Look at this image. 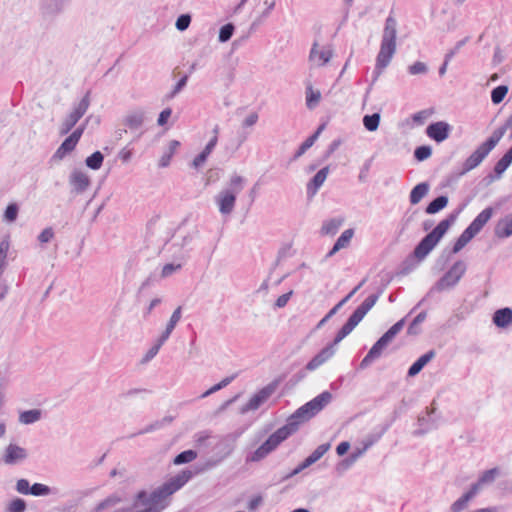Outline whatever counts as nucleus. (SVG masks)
<instances>
[{
  "mask_svg": "<svg viewBox=\"0 0 512 512\" xmlns=\"http://www.w3.org/2000/svg\"><path fill=\"white\" fill-rule=\"evenodd\" d=\"M181 143L178 140H171L169 142V146L167 151L164 152V154L161 156L158 166L160 168H165L170 165L171 159L173 155L175 154L176 150L180 147Z\"/></svg>",
  "mask_w": 512,
  "mask_h": 512,
  "instance_id": "38",
  "label": "nucleus"
},
{
  "mask_svg": "<svg viewBox=\"0 0 512 512\" xmlns=\"http://www.w3.org/2000/svg\"><path fill=\"white\" fill-rule=\"evenodd\" d=\"M477 493L476 486H470L469 490L450 506V512H461L466 509L470 500H472Z\"/></svg>",
  "mask_w": 512,
  "mask_h": 512,
  "instance_id": "30",
  "label": "nucleus"
},
{
  "mask_svg": "<svg viewBox=\"0 0 512 512\" xmlns=\"http://www.w3.org/2000/svg\"><path fill=\"white\" fill-rule=\"evenodd\" d=\"M336 352V349H331L328 345L323 347L315 356H313L305 365L308 371H313L329 360Z\"/></svg>",
  "mask_w": 512,
  "mask_h": 512,
  "instance_id": "25",
  "label": "nucleus"
},
{
  "mask_svg": "<svg viewBox=\"0 0 512 512\" xmlns=\"http://www.w3.org/2000/svg\"><path fill=\"white\" fill-rule=\"evenodd\" d=\"M398 334L399 332L396 331L392 326L386 332H384L372 345L365 357L361 360L357 370L367 369L375 360L380 358L384 350L389 346V344Z\"/></svg>",
  "mask_w": 512,
  "mask_h": 512,
  "instance_id": "7",
  "label": "nucleus"
},
{
  "mask_svg": "<svg viewBox=\"0 0 512 512\" xmlns=\"http://www.w3.org/2000/svg\"><path fill=\"white\" fill-rule=\"evenodd\" d=\"M174 418H163L162 420H157L155 421L154 423L150 424V425H147L146 427H144L143 429L137 431V432H134L130 435V437H135L137 435H141V434H146V433H150L156 429H159L163 426L164 422H167V423H171L173 421Z\"/></svg>",
  "mask_w": 512,
  "mask_h": 512,
  "instance_id": "54",
  "label": "nucleus"
},
{
  "mask_svg": "<svg viewBox=\"0 0 512 512\" xmlns=\"http://www.w3.org/2000/svg\"><path fill=\"white\" fill-rule=\"evenodd\" d=\"M275 449L274 445L267 438L257 449L247 455L246 461L259 462Z\"/></svg>",
  "mask_w": 512,
  "mask_h": 512,
  "instance_id": "28",
  "label": "nucleus"
},
{
  "mask_svg": "<svg viewBox=\"0 0 512 512\" xmlns=\"http://www.w3.org/2000/svg\"><path fill=\"white\" fill-rule=\"evenodd\" d=\"M398 334L399 332L396 331L392 326L386 332H384L372 345L365 357L361 360L357 370L367 369L375 360L380 358L384 350L389 346V344Z\"/></svg>",
  "mask_w": 512,
  "mask_h": 512,
  "instance_id": "8",
  "label": "nucleus"
},
{
  "mask_svg": "<svg viewBox=\"0 0 512 512\" xmlns=\"http://www.w3.org/2000/svg\"><path fill=\"white\" fill-rule=\"evenodd\" d=\"M421 261L416 258L412 252H410L404 260L400 263L398 270L396 271L397 276H406L414 271Z\"/></svg>",
  "mask_w": 512,
  "mask_h": 512,
  "instance_id": "32",
  "label": "nucleus"
},
{
  "mask_svg": "<svg viewBox=\"0 0 512 512\" xmlns=\"http://www.w3.org/2000/svg\"><path fill=\"white\" fill-rule=\"evenodd\" d=\"M439 418H416L411 434L414 437H422L430 431L437 429Z\"/></svg>",
  "mask_w": 512,
  "mask_h": 512,
  "instance_id": "20",
  "label": "nucleus"
},
{
  "mask_svg": "<svg viewBox=\"0 0 512 512\" xmlns=\"http://www.w3.org/2000/svg\"><path fill=\"white\" fill-rule=\"evenodd\" d=\"M189 80V74H183L180 79L176 82L173 89L165 95V100L169 101L176 97L187 85Z\"/></svg>",
  "mask_w": 512,
  "mask_h": 512,
  "instance_id": "53",
  "label": "nucleus"
},
{
  "mask_svg": "<svg viewBox=\"0 0 512 512\" xmlns=\"http://www.w3.org/2000/svg\"><path fill=\"white\" fill-rule=\"evenodd\" d=\"M392 58H393L392 56L378 52L377 57H376V65H375V68L373 71L372 80H371L368 88L366 89V92L364 95V101H366V99L368 98V95L371 92L373 85L378 80L379 76L382 74L383 69H385L390 64Z\"/></svg>",
  "mask_w": 512,
  "mask_h": 512,
  "instance_id": "21",
  "label": "nucleus"
},
{
  "mask_svg": "<svg viewBox=\"0 0 512 512\" xmlns=\"http://www.w3.org/2000/svg\"><path fill=\"white\" fill-rule=\"evenodd\" d=\"M430 190V184L427 181L416 184L409 193V202L411 205H417L427 196Z\"/></svg>",
  "mask_w": 512,
  "mask_h": 512,
  "instance_id": "31",
  "label": "nucleus"
},
{
  "mask_svg": "<svg viewBox=\"0 0 512 512\" xmlns=\"http://www.w3.org/2000/svg\"><path fill=\"white\" fill-rule=\"evenodd\" d=\"M120 498L116 495H110L104 500L100 501L92 510V512H103L105 509L116 505Z\"/></svg>",
  "mask_w": 512,
  "mask_h": 512,
  "instance_id": "55",
  "label": "nucleus"
},
{
  "mask_svg": "<svg viewBox=\"0 0 512 512\" xmlns=\"http://www.w3.org/2000/svg\"><path fill=\"white\" fill-rule=\"evenodd\" d=\"M69 0H49L41 4L40 10L43 17H56L64 12Z\"/></svg>",
  "mask_w": 512,
  "mask_h": 512,
  "instance_id": "23",
  "label": "nucleus"
},
{
  "mask_svg": "<svg viewBox=\"0 0 512 512\" xmlns=\"http://www.w3.org/2000/svg\"><path fill=\"white\" fill-rule=\"evenodd\" d=\"M392 421H386L376 426L362 441V446L355 447L349 454L350 457L357 461L371 446L378 442L385 432L391 427Z\"/></svg>",
  "mask_w": 512,
  "mask_h": 512,
  "instance_id": "11",
  "label": "nucleus"
},
{
  "mask_svg": "<svg viewBox=\"0 0 512 512\" xmlns=\"http://www.w3.org/2000/svg\"><path fill=\"white\" fill-rule=\"evenodd\" d=\"M492 323L499 329H506L512 324V308L502 307L492 314Z\"/></svg>",
  "mask_w": 512,
  "mask_h": 512,
  "instance_id": "24",
  "label": "nucleus"
},
{
  "mask_svg": "<svg viewBox=\"0 0 512 512\" xmlns=\"http://www.w3.org/2000/svg\"><path fill=\"white\" fill-rule=\"evenodd\" d=\"M396 39L397 20L391 12L385 20L379 52L393 57L396 52Z\"/></svg>",
  "mask_w": 512,
  "mask_h": 512,
  "instance_id": "9",
  "label": "nucleus"
},
{
  "mask_svg": "<svg viewBox=\"0 0 512 512\" xmlns=\"http://www.w3.org/2000/svg\"><path fill=\"white\" fill-rule=\"evenodd\" d=\"M245 179L240 175H234L230 179L229 187L223 189L215 197L219 212L222 215H229L234 210L237 195L243 189Z\"/></svg>",
  "mask_w": 512,
  "mask_h": 512,
  "instance_id": "4",
  "label": "nucleus"
},
{
  "mask_svg": "<svg viewBox=\"0 0 512 512\" xmlns=\"http://www.w3.org/2000/svg\"><path fill=\"white\" fill-rule=\"evenodd\" d=\"M210 155L211 154L209 152L203 149L195 156V158L190 163V166L196 170L200 169L205 164Z\"/></svg>",
  "mask_w": 512,
  "mask_h": 512,
  "instance_id": "64",
  "label": "nucleus"
},
{
  "mask_svg": "<svg viewBox=\"0 0 512 512\" xmlns=\"http://www.w3.org/2000/svg\"><path fill=\"white\" fill-rule=\"evenodd\" d=\"M332 397L331 392L323 391L288 416H316L331 402Z\"/></svg>",
  "mask_w": 512,
  "mask_h": 512,
  "instance_id": "10",
  "label": "nucleus"
},
{
  "mask_svg": "<svg viewBox=\"0 0 512 512\" xmlns=\"http://www.w3.org/2000/svg\"><path fill=\"white\" fill-rule=\"evenodd\" d=\"M454 254H450V250L448 247L444 248L438 258L435 261V266L439 270H443L448 262L452 259Z\"/></svg>",
  "mask_w": 512,
  "mask_h": 512,
  "instance_id": "61",
  "label": "nucleus"
},
{
  "mask_svg": "<svg viewBox=\"0 0 512 512\" xmlns=\"http://www.w3.org/2000/svg\"><path fill=\"white\" fill-rule=\"evenodd\" d=\"M289 421L268 436L269 441L277 448L283 441L298 431L299 426L310 418H287Z\"/></svg>",
  "mask_w": 512,
  "mask_h": 512,
  "instance_id": "13",
  "label": "nucleus"
},
{
  "mask_svg": "<svg viewBox=\"0 0 512 512\" xmlns=\"http://www.w3.org/2000/svg\"><path fill=\"white\" fill-rule=\"evenodd\" d=\"M436 356L434 349H430L421 356H419L408 368L407 377L417 376L423 368L431 362Z\"/></svg>",
  "mask_w": 512,
  "mask_h": 512,
  "instance_id": "22",
  "label": "nucleus"
},
{
  "mask_svg": "<svg viewBox=\"0 0 512 512\" xmlns=\"http://www.w3.org/2000/svg\"><path fill=\"white\" fill-rule=\"evenodd\" d=\"M344 223V218H332L328 221L323 222V225L321 227V234L322 235H335L339 228Z\"/></svg>",
  "mask_w": 512,
  "mask_h": 512,
  "instance_id": "39",
  "label": "nucleus"
},
{
  "mask_svg": "<svg viewBox=\"0 0 512 512\" xmlns=\"http://www.w3.org/2000/svg\"><path fill=\"white\" fill-rule=\"evenodd\" d=\"M171 495L172 493L165 483H163L150 493L149 500L151 501V505L135 512H161L169 505L166 499Z\"/></svg>",
  "mask_w": 512,
  "mask_h": 512,
  "instance_id": "14",
  "label": "nucleus"
},
{
  "mask_svg": "<svg viewBox=\"0 0 512 512\" xmlns=\"http://www.w3.org/2000/svg\"><path fill=\"white\" fill-rule=\"evenodd\" d=\"M381 115L380 112H374L372 114H365L362 122L364 128L369 132H375L380 125Z\"/></svg>",
  "mask_w": 512,
  "mask_h": 512,
  "instance_id": "40",
  "label": "nucleus"
},
{
  "mask_svg": "<svg viewBox=\"0 0 512 512\" xmlns=\"http://www.w3.org/2000/svg\"><path fill=\"white\" fill-rule=\"evenodd\" d=\"M453 127L444 120L433 121L425 129L426 135L436 143H442L450 137Z\"/></svg>",
  "mask_w": 512,
  "mask_h": 512,
  "instance_id": "15",
  "label": "nucleus"
},
{
  "mask_svg": "<svg viewBox=\"0 0 512 512\" xmlns=\"http://www.w3.org/2000/svg\"><path fill=\"white\" fill-rule=\"evenodd\" d=\"M27 456V451L24 448L11 443L7 446L5 450L3 460L6 464L13 465L19 461L26 459Z\"/></svg>",
  "mask_w": 512,
  "mask_h": 512,
  "instance_id": "26",
  "label": "nucleus"
},
{
  "mask_svg": "<svg viewBox=\"0 0 512 512\" xmlns=\"http://www.w3.org/2000/svg\"><path fill=\"white\" fill-rule=\"evenodd\" d=\"M281 379H274L264 387L258 389L253 393L248 401L242 405H239L236 412L239 414H246L249 412H255L261 408L268 400L275 394L279 387Z\"/></svg>",
  "mask_w": 512,
  "mask_h": 512,
  "instance_id": "6",
  "label": "nucleus"
},
{
  "mask_svg": "<svg viewBox=\"0 0 512 512\" xmlns=\"http://www.w3.org/2000/svg\"><path fill=\"white\" fill-rule=\"evenodd\" d=\"M104 161V155L101 151L96 150L85 159V165L91 170H99Z\"/></svg>",
  "mask_w": 512,
  "mask_h": 512,
  "instance_id": "42",
  "label": "nucleus"
},
{
  "mask_svg": "<svg viewBox=\"0 0 512 512\" xmlns=\"http://www.w3.org/2000/svg\"><path fill=\"white\" fill-rule=\"evenodd\" d=\"M71 192L77 195L83 194L91 185L90 177L81 170H73L69 176Z\"/></svg>",
  "mask_w": 512,
  "mask_h": 512,
  "instance_id": "18",
  "label": "nucleus"
},
{
  "mask_svg": "<svg viewBox=\"0 0 512 512\" xmlns=\"http://www.w3.org/2000/svg\"><path fill=\"white\" fill-rule=\"evenodd\" d=\"M353 236H354V229H352V228L346 229L345 231H343L341 233V235L336 239V241L334 243L336 244V247H339L340 249L346 248L350 244Z\"/></svg>",
  "mask_w": 512,
  "mask_h": 512,
  "instance_id": "58",
  "label": "nucleus"
},
{
  "mask_svg": "<svg viewBox=\"0 0 512 512\" xmlns=\"http://www.w3.org/2000/svg\"><path fill=\"white\" fill-rule=\"evenodd\" d=\"M499 475H500V470L498 467L487 469L484 472H482V474L479 476L478 480L475 483L471 484V486H476L477 492H479L480 487L483 484L492 483L496 479V477Z\"/></svg>",
  "mask_w": 512,
  "mask_h": 512,
  "instance_id": "36",
  "label": "nucleus"
},
{
  "mask_svg": "<svg viewBox=\"0 0 512 512\" xmlns=\"http://www.w3.org/2000/svg\"><path fill=\"white\" fill-rule=\"evenodd\" d=\"M19 210V205L16 202H10L4 210L2 220L9 224L14 223L18 218Z\"/></svg>",
  "mask_w": 512,
  "mask_h": 512,
  "instance_id": "47",
  "label": "nucleus"
},
{
  "mask_svg": "<svg viewBox=\"0 0 512 512\" xmlns=\"http://www.w3.org/2000/svg\"><path fill=\"white\" fill-rule=\"evenodd\" d=\"M492 150L482 142L463 162L464 172H470L477 168Z\"/></svg>",
  "mask_w": 512,
  "mask_h": 512,
  "instance_id": "16",
  "label": "nucleus"
},
{
  "mask_svg": "<svg viewBox=\"0 0 512 512\" xmlns=\"http://www.w3.org/2000/svg\"><path fill=\"white\" fill-rule=\"evenodd\" d=\"M494 234L499 239H506L512 236V213L500 218L495 227Z\"/></svg>",
  "mask_w": 512,
  "mask_h": 512,
  "instance_id": "27",
  "label": "nucleus"
},
{
  "mask_svg": "<svg viewBox=\"0 0 512 512\" xmlns=\"http://www.w3.org/2000/svg\"><path fill=\"white\" fill-rule=\"evenodd\" d=\"M509 91V87L505 84L498 85L491 90V102L494 105L500 104Z\"/></svg>",
  "mask_w": 512,
  "mask_h": 512,
  "instance_id": "50",
  "label": "nucleus"
},
{
  "mask_svg": "<svg viewBox=\"0 0 512 512\" xmlns=\"http://www.w3.org/2000/svg\"><path fill=\"white\" fill-rule=\"evenodd\" d=\"M434 113H435V109L433 107H431L428 109L420 110V111L412 114L411 118L416 125L420 126V125H423L425 123V121L427 120V118L430 117L431 115H433Z\"/></svg>",
  "mask_w": 512,
  "mask_h": 512,
  "instance_id": "56",
  "label": "nucleus"
},
{
  "mask_svg": "<svg viewBox=\"0 0 512 512\" xmlns=\"http://www.w3.org/2000/svg\"><path fill=\"white\" fill-rule=\"evenodd\" d=\"M449 203V197L446 194H441L432 199L425 207V213L428 215H434L442 211L447 207Z\"/></svg>",
  "mask_w": 512,
  "mask_h": 512,
  "instance_id": "33",
  "label": "nucleus"
},
{
  "mask_svg": "<svg viewBox=\"0 0 512 512\" xmlns=\"http://www.w3.org/2000/svg\"><path fill=\"white\" fill-rule=\"evenodd\" d=\"M244 429L239 428L231 433L214 437L208 430L200 431L194 435L195 446L198 449H208L212 446L213 455L204 465L197 469V473L212 469L228 458L236 448L239 437L243 434Z\"/></svg>",
  "mask_w": 512,
  "mask_h": 512,
  "instance_id": "1",
  "label": "nucleus"
},
{
  "mask_svg": "<svg viewBox=\"0 0 512 512\" xmlns=\"http://www.w3.org/2000/svg\"><path fill=\"white\" fill-rule=\"evenodd\" d=\"M462 208L452 211L415 245L412 253L421 262L435 249L458 218Z\"/></svg>",
  "mask_w": 512,
  "mask_h": 512,
  "instance_id": "2",
  "label": "nucleus"
},
{
  "mask_svg": "<svg viewBox=\"0 0 512 512\" xmlns=\"http://www.w3.org/2000/svg\"><path fill=\"white\" fill-rule=\"evenodd\" d=\"M433 148L431 145L423 144L414 149L413 157L417 162H423L432 156Z\"/></svg>",
  "mask_w": 512,
  "mask_h": 512,
  "instance_id": "46",
  "label": "nucleus"
},
{
  "mask_svg": "<svg viewBox=\"0 0 512 512\" xmlns=\"http://www.w3.org/2000/svg\"><path fill=\"white\" fill-rule=\"evenodd\" d=\"M510 122H507L505 121L504 124H502L501 126H499L498 128H496L489 137H487L485 139V141H483L491 150H493L497 145L498 143L500 142V140L503 138V136L505 135L507 129H509L510 127Z\"/></svg>",
  "mask_w": 512,
  "mask_h": 512,
  "instance_id": "34",
  "label": "nucleus"
},
{
  "mask_svg": "<svg viewBox=\"0 0 512 512\" xmlns=\"http://www.w3.org/2000/svg\"><path fill=\"white\" fill-rule=\"evenodd\" d=\"M378 299L379 298L374 293L370 294L359 306L355 308V310L352 313L362 321L365 315L376 304Z\"/></svg>",
  "mask_w": 512,
  "mask_h": 512,
  "instance_id": "35",
  "label": "nucleus"
},
{
  "mask_svg": "<svg viewBox=\"0 0 512 512\" xmlns=\"http://www.w3.org/2000/svg\"><path fill=\"white\" fill-rule=\"evenodd\" d=\"M144 118L145 116L143 111H135L125 117L123 124L131 130H137L143 125Z\"/></svg>",
  "mask_w": 512,
  "mask_h": 512,
  "instance_id": "37",
  "label": "nucleus"
},
{
  "mask_svg": "<svg viewBox=\"0 0 512 512\" xmlns=\"http://www.w3.org/2000/svg\"><path fill=\"white\" fill-rule=\"evenodd\" d=\"M235 29H236V27L232 22H228V23L222 25L219 29L218 41L220 43L228 42L232 38V36L235 32Z\"/></svg>",
  "mask_w": 512,
  "mask_h": 512,
  "instance_id": "51",
  "label": "nucleus"
},
{
  "mask_svg": "<svg viewBox=\"0 0 512 512\" xmlns=\"http://www.w3.org/2000/svg\"><path fill=\"white\" fill-rule=\"evenodd\" d=\"M330 172V165H326L319 169L315 175H313L307 185H306V195L307 199L311 200L313 197L317 194L319 189L324 184L325 180L327 179V176Z\"/></svg>",
  "mask_w": 512,
  "mask_h": 512,
  "instance_id": "17",
  "label": "nucleus"
},
{
  "mask_svg": "<svg viewBox=\"0 0 512 512\" xmlns=\"http://www.w3.org/2000/svg\"><path fill=\"white\" fill-rule=\"evenodd\" d=\"M77 146V143L72 140L69 136H67L60 146L57 148L55 153L52 155L50 161H60L64 159L67 155L72 153Z\"/></svg>",
  "mask_w": 512,
  "mask_h": 512,
  "instance_id": "29",
  "label": "nucleus"
},
{
  "mask_svg": "<svg viewBox=\"0 0 512 512\" xmlns=\"http://www.w3.org/2000/svg\"><path fill=\"white\" fill-rule=\"evenodd\" d=\"M192 17L189 13L180 14L175 22V27L178 31L183 32L188 29L191 24Z\"/></svg>",
  "mask_w": 512,
  "mask_h": 512,
  "instance_id": "62",
  "label": "nucleus"
},
{
  "mask_svg": "<svg viewBox=\"0 0 512 512\" xmlns=\"http://www.w3.org/2000/svg\"><path fill=\"white\" fill-rule=\"evenodd\" d=\"M321 99V92L319 90H313L312 85L309 84L306 87V107L309 110L314 109Z\"/></svg>",
  "mask_w": 512,
  "mask_h": 512,
  "instance_id": "43",
  "label": "nucleus"
},
{
  "mask_svg": "<svg viewBox=\"0 0 512 512\" xmlns=\"http://www.w3.org/2000/svg\"><path fill=\"white\" fill-rule=\"evenodd\" d=\"M52 493L51 487L42 483H34L31 485L29 495L42 497L48 496Z\"/></svg>",
  "mask_w": 512,
  "mask_h": 512,
  "instance_id": "57",
  "label": "nucleus"
},
{
  "mask_svg": "<svg viewBox=\"0 0 512 512\" xmlns=\"http://www.w3.org/2000/svg\"><path fill=\"white\" fill-rule=\"evenodd\" d=\"M427 317L426 311H421L418 313L413 320L409 323L407 328V334L408 335H418L420 333V329L418 328V325L425 321Z\"/></svg>",
  "mask_w": 512,
  "mask_h": 512,
  "instance_id": "52",
  "label": "nucleus"
},
{
  "mask_svg": "<svg viewBox=\"0 0 512 512\" xmlns=\"http://www.w3.org/2000/svg\"><path fill=\"white\" fill-rule=\"evenodd\" d=\"M26 508V501L22 498L16 497L9 502L5 512H25Z\"/></svg>",
  "mask_w": 512,
  "mask_h": 512,
  "instance_id": "59",
  "label": "nucleus"
},
{
  "mask_svg": "<svg viewBox=\"0 0 512 512\" xmlns=\"http://www.w3.org/2000/svg\"><path fill=\"white\" fill-rule=\"evenodd\" d=\"M90 93V90L87 91L79 103L73 108L72 112L64 119L60 128V135L68 134L86 113L90 105Z\"/></svg>",
  "mask_w": 512,
  "mask_h": 512,
  "instance_id": "12",
  "label": "nucleus"
},
{
  "mask_svg": "<svg viewBox=\"0 0 512 512\" xmlns=\"http://www.w3.org/2000/svg\"><path fill=\"white\" fill-rule=\"evenodd\" d=\"M356 461H354V459L352 457H350V455H348L347 457H345L344 459L340 460L336 466H335V471L338 475H342L344 472H346L348 469H350L354 463Z\"/></svg>",
  "mask_w": 512,
  "mask_h": 512,
  "instance_id": "63",
  "label": "nucleus"
},
{
  "mask_svg": "<svg viewBox=\"0 0 512 512\" xmlns=\"http://www.w3.org/2000/svg\"><path fill=\"white\" fill-rule=\"evenodd\" d=\"M198 474L197 470L195 472H192L190 469L186 468L177 473L176 475L169 478L167 481H165V485L170 490L172 494L180 490L186 483H188L189 480L192 479V477Z\"/></svg>",
  "mask_w": 512,
  "mask_h": 512,
  "instance_id": "19",
  "label": "nucleus"
},
{
  "mask_svg": "<svg viewBox=\"0 0 512 512\" xmlns=\"http://www.w3.org/2000/svg\"><path fill=\"white\" fill-rule=\"evenodd\" d=\"M493 214L494 208L492 206H488L483 209L455 239L452 247L449 248L450 254L455 255L459 253L474 237H476L481 232V230L492 218Z\"/></svg>",
  "mask_w": 512,
  "mask_h": 512,
  "instance_id": "3",
  "label": "nucleus"
},
{
  "mask_svg": "<svg viewBox=\"0 0 512 512\" xmlns=\"http://www.w3.org/2000/svg\"><path fill=\"white\" fill-rule=\"evenodd\" d=\"M237 377V374H233L231 376L225 377L220 382L214 384L211 386L208 390H206L204 393L200 395V398L208 397L209 395L225 388L228 386L235 378Z\"/></svg>",
  "mask_w": 512,
  "mask_h": 512,
  "instance_id": "49",
  "label": "nucleus"
},
{
  "mask_svg": "<svg viewBox=\"0 0 512 512\" xmlns=\"http://www.w3.org/2000/svg\"><path fill=\"white\" fill-rule=\"evenodd\" d=\"M186 257H187L186 254L181 253L180 256H178L176 258L181 260V261H185ZM182 266H183V262H180V263H174V262L166 263L163 266V268H162V271H161V274H160V278H167V277L171 276L175 272L181 270Z\"/></svg>",
  "mask_w": 512,
  "mask_h": 512,
  "instance_id": "41",
  "label": "nucleus"
},
{
  "mask_svg": "<svg viewBox=\"0 0 512 512\" xmlns=\"http://www.w3.org/2000/svg\"><path fill=\"white\" fill-rule=\"evenodd\" d=\"M317 140L314 136L309 135L296 149L293 156L290 158V163L298 160L301 156H303L308 149H310Z\"/></svg>",
  "mask_w": 512,
  "mask_h": 512,
  "instance_id": "44",
  "label": "nucleus"
},
{
  "mask_svg": "<svg viewBox=\"0 0 512 512\" xmlns=\"http://www.w3.org/2000/svg\"><path fill=\"white\" fill-rule=\"evenodd\" d=\"M512 164V153L508 150L497 160L494 166L501 170L503 173L511 166Z\"/></svg>",
  "mask_w": 512,
  "mask_h": 512,
  "instance_id": "60",
  "label": "nucleus"
},
{
  "mask_svg": "<svg viewBox=\"0 0 512 512\" xmlns=\"http://www.w3.org/2000/svg\"><path fill=\"white\" fill-rule=\"evenodd\" d=\"M467 270V264L463 260L455 261L452 266L434 283L426 297L435 292H443L453 289L462 279Z\"/></svg>",
  "mask_w": 512,
  "mask_h": 512,
  "instance_id": "5",
  "label": "nucleus"
},
{
  "mask_svg": "<svg viewBox=\"0 0 512 512\" xmlns=\"http://www.w3.org/2000/svg\"><path fill=\"white\" fill-rule=\"evenodd\" d=\"M361 322V320L351 313L345 323L338 329V332L343 335L344 337H347Z\"/></svg>",
  "mask_w": 512,
  "mask_h": 512,
  "instance_id": "45",
  "label": "nucleus"
},
{
  "mask_svg": "<svg viewBox=\"0 0 512 512\" xmlns=\"http://www.w3.org/2000/svg\"><path fill=\"white\" fill-rule=\"evenodd\" d=\"M197 458V452L192 449L184 450L177 454L173 460L175 465L188 464Z\"/></svg>",
  "mask_w": 512,
  "mask_h": 512,
  "instance_id": "48",
  "label": "nucleus"
}]
</instances>
